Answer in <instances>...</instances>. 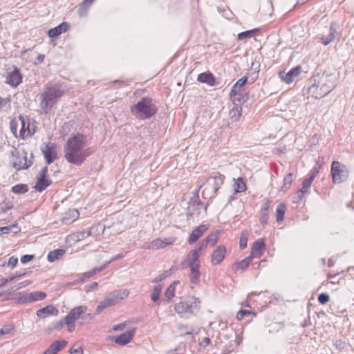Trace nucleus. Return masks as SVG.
Wrapping results in <instances>:
<instances>
[{
	"mask_svg": "<svg viewBox=\"0 0 354 354\" xmlns=\"http://www.w3.org/2000/svg\"><path fill=\"white\" fill-rule=\"evenodd\" d=\"M86 137L77 133L70 137L64 147V158L68 163L81 165L88 156L91 154L87 146Z\"/></svg>",
	"mask_w": 354,
	"mask_h": 354,
	"instance_id": "1",
	"label": "nucleus"
},
{
	"mask_svg": "<svg viewBox=\"0 0 354 354\" xmlns=\"http://www.w3.org/2000/svg\"><path fill=\"white\" fill-rule=\"evenodd\" d=\"M68 89L67 84L63 82L46 84L39 97V106L43 111L46 113H48Z\"/></svg>",
	"mask_w": 354,
	"mask_h": 354,
	"instance_id": "2",
	"label": "nucleus"
},
{
	"mask_svg": "<svg viewBox=\"0 0 354 354\" xmlns=\"http://www.w3.org/2000/svg\"><path fill=\"white\" fill-rule=\"evenodd\" d=\"M130 111L137 119L143 120L155 115L158 111V107L153 99L150 97H145L131 106Z\"/></svg>",
	"mask_w": 354,
	"mask_h": 354,
	"instance_id": "3",
	"label": "nucleus"
},
{
	"mask_svg": "<svg viewBox=\"0 0 354 354\" xmlns=\"http://www.w3.org/2000/svg\"><path fill=\"white\" fill-rule=\"evenodd\" d=\"M315 81L320 86L321 92H318L317 99H320L327 95L336 86L335 77L332 75L317 74L313 76Z\"/></svg>",
	"mask_w": 354,
	"mask_h": 354,
	"instance_id": "4",
	"label": "nucleus"
},
{
	"mask_svg": "<svg viewBox=\"0 0 354 354\" xmlns=\"http://www.w3.org/2000/svg\"><path fill=\"white\" fill-rule=\"evenodd\" d=\"M331 176L334 183H341L348 177L347 167L339 161H333L331 165Z\"/></svg>",
	"mask_w": 354,
	"mask_h": 354,
	"instance_id": "5",
	"label": "nucleus"
},
{
	"mask_svg": "<svg viewBox=\"0 0 354 354\" xmlns=\"http://www.w3.org/2000/svg\"><path fill=\"white\" fill-rule=\"evenodd\" d=\"M225 178V177L223 174L217 173L214 176H209L206 180L205 183H209L210 181H212L213 192H212V194H211V196H209L206 205L204 207L205 212H207L208 205H209V203H211L213 201V199L217 195L219 189L223 185Z\"/></svg>",
	"mask_w": 354,
	"mask_h": 354,
	"instance_id": "6",
	"label": "nucleus"
},
{
	"mask_svg": "<svg viewBox=\"0 0 354 354\" xmlns=\"http://www.w3.org/2000/svg\"><path fill=\"white\" fill-rule=\"evenodd\" d=\"M21 122V129L19 131L20 137L23 139L32 136L35 131L37 127L35 124V121H30V118L22 115L19 116Z\"/></svg>",
	"mask_w": 354,
	"mask_h": 354,
	"instance_id": "7",
	"label": "nucleus"
},
{
	"mask_svg": "<svg viewBox=\"0 0 354 354\" xmlns=\"http://www.w3.org/2000/svg\"><path fill=\"white\" fill-rule=\"evenodd\" d=\"M48 167H44L37 176V182L35 185V189L39 192L45 190L51 183L52 180L48 176Z\"/></svg>",
	"mask_w": 354,
	"mask_h": 354,
	"instance_id": "8",
	"label": "nucleus"
},
{
	"mask_svg": "<svg viewBox=\"0 0 354 354\" xmlns=\"http://www.w3.org/2000/svg\"><path fill=\"white\" fill-rule=\"evenodd\" d=\"M41 152L44 156L47 165H50L57 159V147L55 143L49 142L41 147Z\"/></svg>",
	"mask_w": 354,
	"mask_h": 354,
	"instance_id": "9",
	"label": "nucleus"
},
{
	"mask_svg": "<svg viewBox=\"0 0 354 354\" xmlns=\"http://www.w3.org/2000/svg\"><path fill=\"white\" fill-rule=\"evenodd\" d=\"M87 307L85 306H80L73 308L71 311L64 317V323L68 326H75V321L77 319L81 320V316L86 310Z\"/></svg>",
	"mask_w": 354,
	"mask_h": 354,
	"instance_id": "10",
	"label": "nucleus"
},
{
	"mask_svg": "<svg viewBox=\"0 0 354 354\" xmlns=\"http://www.w3.org/2000/svg\"><path fill=\"white\" fill-rule=\"evenodd\" d=\"M33 164V154H30V159L28 160L27 152L23 151L20 156H16L12 162V167L17 170L26 169Z\"/></svg>",
	"mask_w": 354,
	"mask_h": 354,
	"instance_id": "11",
	"label": "nucleus"
},
{
	"mask_svg": "<svg viewBox=\"0 0 354 354\" xmlns=\"http://www.w3.org/2000/svg\"><path fill=\"white\" fill-rule=\"evenodd\" d=\"M22 80L23 75L20 70L17 66H15L11 72L8 73L5 83L13 88H16L22 82Z\"/></svg>",
	"mask_w": 354,
	"mask_h": 354,
	"instance_id": "12",
	"label": "nucleus"
},
{
	"mask_svg": "<svg viewBox=\"0 0 354 354\" xmlns=\"http://www.w3.org/2000/svg\"><path fill=\"white\" fill-rule=\"evenodd\" d=\"M301 72V66H297L295 68L290 69L288 73H279V76L283 82L287 84H290L294 81L295 77L299 75Z\"/></svg>",
	"mask_w": 354,
	"mask_h": 354,
	"instance_id": "13",
	"label": "nucleus"
},
{
	"mask_svg": "<svg viewBox=\"0 0 354 354\" xmlns=\"http://www.w3.org/2000/svg\"><path fill=\"white\" fill-rule=\"evenodd\" d=\"M175 310L181 317L187 318L192 314V306L187 301H181L175 306Z\"/></svg>",
	"mask_w": 354,
	"mask_h": 354,
	"instance_id": "14",
	"label": "nucleus"
},
{
	"mask_svg": "<svg viewBox=\"0 0 354 354\" xmlns=\"http://www.w3.org/2000/svg\"><path fill=\"white\" fill-rule=\"evenodd\" d=\"M225 254L226 248L225 245H218L212 254L211 263L212 265L216 266L220 264L224 259Z\"/></svg>",
	"mask_w": 354,
	"mask_h": 354,
	"instance_id": "15",
	"label": "nucleus"
},
{
	"mask_svg": "<svg viewBox=\"0 0 354 354\" xmlns=\"http://www.w3.org/2000/svg\"><path fill=\"white\" fill-rule=\"evenodd\" d=\"M135 334V329L129 330L118 336L113 337V340L119 345H126L133 339Z\"/></svg>",
	"mask_w": 354,
	"mask_h": 354,
	"instance_id": "16",
	"label": "nucleus"
},
{
	"mask_svg": "<svg viewBox=\"0 0 354 354\" xmlns=\"http://www.w3.org/2000/svg\"><path fill=\"white\" fill-rule=\"evenodd\" d=\"M207 230L208 226L204 224L200 225L196 227L190 234L188 239V243L189 244H194L196 243Z\"/></svg>",
	"mask_w": 354,
	"mask_h": 354,
	"instance_id": "17",
	"label": "nucleus"
},
{
	"mask_svg": "<svg viewBox=\"0 0 354 354\" xmlns=\"http://www.w3.org/2000/svg\"><path fill=\"white\" fill-rule=\"evenodd\" d=\"M68 342L66 340H57L54 342L44 353V354H57L66 346Z\"/></svg>",
	"mask_w": 354,
	"mask_h": 354,
	"instance_id": "18",
	"label": "nucleus"
},
{
	"mask_svg": "<svg viewBox=\"0 0 354 354\" xmlns=\"http://www.w3.org/2000/svg\"><path fill=\"white\" fill-rule=\"evenodd\" d=\"M248 77L244 76L239 79L232 87L230 92V97L232 99L233 97L239 94L240 91H243V87L248 82Z\"/></svg>",
	"mask_w": 354,
	"mask_h": 354,
	"instance_id": "19",
	"label": "nucleus"
},
{
	"mask_svg": "<svg viewBox=\"0 0 354 354\" xmlns=\"http://www.w3.org/2000/svg\"><path fill=\"white\" fill-rule=\"evenodd\" d=\"M270 203L271 201L269 199H266L262 204L260 211L259 222L263 225L268 223Z\"/></svg>",
	"mask_w": 354,
	"mask_h": 354,
	"instance_id": "20",
	"label": "nucleus"
},
{
	"mask_svg": "<svg viewBox=\"0 0 354 354\" xmlns=\"http://www.w3.org/2000/svg\"><path fill=\"white\" fill-rule=\"evenodd\" d=\"M70 28L68 23L62 22L57 26L48 30V35L49 37H56L63 32H66Z\"/></svg>",
	"mask_w": 354,
	"mask_h": 354,
	"instance_id": "21",
	"label": "nucleus"
},
{
	"mask_svg": "<svg viewBox=\"0 0 354 354\" xmlns=\"http://www.w3.org/2000/svg\"><path fill=\"white\" fill-rule=\"evenodd\" d=\"M115 298L113 299L109 294L103 301H100L95 309V313H101L106 308L115 305Z\"/></svg>",
	"mask_w": 354,
	"mask_h": 354,
	"instance_id": "22",
	"label": "nucleus"
},
{
	"mask_svg": "<svg viewBox=\"0 0 354 354\" xmlns=\"http://www.w3.org/2000/svg\"><path fill=\"white\" fill-rule=\"evenodd\" d=\"M58 310L53 305H48L37 311V315L41 318H45L48 315H57Z\"/></svg>",
	"mask_w": 354,
	"mask_h": 354,
	"instance_id": "23",
	"label": "nucleus"
},
{
	"mask_svg": "<svg viewBox=\"0 0 354 354\" xmlns=\"http://www.w3.org/2000/svg\"><path fill=\"white\" fill-rule=\"evenodd\" d=\"M337 25L335 23L333 22L330 25V29H329V33L327 36L323 37L322 38V43L324 46L328 45L330 42H332L337 35Z\"/></svg>",
	"mask_w": 354,
	"mask_h": 354,
	"instance_id": "24",
	"label": "nucleus"
},
{
	"mask_svg": "<svg viewBox=\"0 0 354 354\" xmlns=\"http://www.w3.org/2000/svg\"><path fill=\"white\" fill-rule=\"evenodd\" d=\"M200 254H197L196 250H192L186 256V259L189 262V268H200L199 263Z\"/></svg>",
	"mask_w": 354,
	"mask_h": 354,
	"instance_id": "25",
	"label": "nucleus"
},
{
	"mask_svg": "<svg viewBox=\"0 0 354 354\" xmlns=\"http://www.w3.org/2000/svg\"><path fill=\"white\" fill-rule=\"evenodd\" d=\"M197 80L202 83H206L209 86H214L216 84V78L210 72H205L198 75Z\"/></svg>",
	"mask_w": 354,
	"mask_h": 354,
	"instance_id": "26",
	"label": "nucleus"
},
{
	"mask_svg": "<svg viewBox=\"0 0 354 354\" xmlns=\"http://www.w3.org/2000/svg\"><path fill=\"white\" fill-rule=\"evenodd\" d=\"M265 245V243L262 239H259L254 241L252 247L250 256L252 257V258L260 257L261 255V251Z\"/></svg>",
	"mask_w": 354,
	"mask_h": 354,
	"instance_id": "27",
	"label": "nucleus"
},
{
	"mask_svg": "<svg viewBox=\"0 0 354 354\" xmlns=\"http://www.w3.org/2000/svg\"><path fill=\"white\" fill-rule=\"evenodd\" d=\"M200 268H190L189 280L191 283V288H194L200 281L201 272Z\"/></svg>",
	"mask_w": 354,
	"mask_h": 354,
	"instance_id": "28",
	"label": "nucleus"
},
{
	"mask_svg": "<svg viewBox=\"0 0 354 354\" xmlns=\"http://www.w3.org/2000/svg\"><path fill=\"white\" fill-rule=\"evenodd\" d=\"M203 185H204V183H203L201 185L199 186L198 189L196 190V196L192 197L191 199L189 207H188V214L190 216H192L194 214V213L191 212L192 208L198 207L203 204V202L200 201L199 196H198V192Z\"/></svg>",
	"mask_w": 354,
	"mask_h": 354,
	"instance_id": "29",
	"label": "nucleus"
},
{
	"mask_svg": "<svg viewBox=\"0 0 354 354\" xmlns=\"http://www.w3.org/2000/svg\"><path fill=\"white\" fill-rule=\"evenodd\" d=\"M249 99V94L248 93H243L240 91L239 94L230 99L234 105L241 106L245 103Z\"/></svg>",
	"mask_w": 354,
	"mask_h": 354,
	"instance_id": "30",
	"label": "nucleus"
},
{
	"mask_svg": "<svg viewBox=\"0 0 354 354\" xmlns=\"http://www.w3.org/2000/svg\"><path fill=\"white\" fill-rule=\"evenodd\" d=\"M65 254V250L63 249H56L50 251L47 256V259L49 262H54L59 259Z\"/></svg>",
	"mask_w": 354,
	"mask_h": 354,
	"instance_id": "31",
	"label": "nucleus"
},
{
	"mask_svg": "<svg viewBox=\"0 0 354 354\" xmlns=\"http://www.w3.org/2000/svg\"><path fill=\"white\" fill-rule=\"evenodd\" d=\"M313 182V180H312L308 177L303 180L302 187L298 192V200L296 202H297L298 201L301 199L304 194H305L308 192V190L310 188V187L311 186Z\"/></svg>",
	"mask_w": 354,
	"mask_h": 354,
	"instance_id": "32",
	"label": "nucleus"
},
{
	"mask_svg": "<svg viewBox=\"0 0 354 354\" xmlns=\"http://www.w3.org/2000/svg\"><path fill=\"white\" fill-rule=\"evenodd\" d=\"M252 257L248 256L242 261L235 263V271H237L238 270H245L252 262Z\"/></svg>",
	"mask_w": 354,
	"mask_h": 354,
	"instance_id": "33",
	"label": "nucleus"
},
{
	"mask_svg": "<svg viewBox=\"0 0 354 354\" xmlns=\"http://www.w3.org/2000/svg\"><path fill=\"white\" fill-rule=\"evenodd\" d=\"M242 115V106L234 105L230 111V117L233 121L239 120Z\"/></svg>",
	"mask_w": 354,
	"mask_h": 354,
	"instance_id": "34",
	"label": "nucleus"
},
{
	"mask_svg": "<svg viewBox=\"0 0 354 354\" xmlns=\"http://www.w3.org/2000/svg\"><path fill=\"white\" fill-rule=\"evenodd\" d=\"M317 82L315 81L314 77H313L310 80V86L308 87L309 93L312 94L315 98L317 99V92H321L320 91V86L317 84Z\"/></svg>",
	"mask_w": 354,
	"mask_h": 354,
	"instance_id": "35",
	"label": "nucleus"
},
{
	"mask_svg": "<svg viewBox=\"0 0 354 354\" xmlns=\"http://www.w3.org/2000/svg\"><path fill=\"white\" fill-rule=\"evenodd\" d=\"M286 207L283 203H281L278 205L276 209V220L277 222H281L284 218Z\"/></svg>",
	"mask_w": 354,
	"mask_h": 354,
	"instance_id": "36",
	"label": "nucleus"
},
{
	"mask_svg": "<svg viewBox=\"0 0 354 354\" xmlns=\"http://www.w3.org/2000/svg\"><path fill=\"white\" fill-rule=\"evenodd\" d=\"M234 189L236 193H241L246 190V185L242 178L236 180L234 185Z\"/></svg>",
	"mask_w": 354,
	"mask_h": 354,
	"instance_id": "37",
	"label": "nucleus"
},
{
	"mask_svg": "<svg viewBox=\"0 0 354 354\" xmlns=\"http://www.w3.org/2000/svg\"><path fill=\"white\" fill-rule=\"evenodd\" d=\"M28 295L30 298V303L36 301L43 300L46 297V294L41 291L32 292L30 293H28Z\"/></svg>",
	"mask_w": 354,
	"mask_h": 354,
	"instance_id": "38",
	"label": "nucleus"
},
{
	"mask_svg": "<svg viewBox=\"0 0 354 354\" xmlns=\"http://www.w3.org/2000/svg\"><path fill=\"white\" fill-rule=\"evenodd\" d=\"M259 32V28H254L250 30L244 31V32H240L238 35L237 39L239 40H243L245 39L251 38L255 35V33Z\"/></svg>",
	"mask_w": 354,
	"mask_h": 354,
	"instance_id": "39",
	"label": "nucleus"
},
{
	"mask_svg": "<svg viewBox=\"0 0 354 354\" xmlns=\"http://www.w3.org/2000/svg\"><path fill=\"white\" fill-rule=\"evenodd\" d=\"M11 191L16 194H25L28 191V186L26 184H17L12 187Z\"/></svg>",
	"mask_w": 354,
	"mask_h": 354,
	"instance_id": "40",
	"label": "nucleus"
},
{
	"mask_svg": "<svg viewBox=\"0 0 354 354\" xmlns=\"http://www.w3.org/2000/svg\"><path fill=\"white\" fill-rule=\"evenodd\" d=\"M20 231L19 227H18L17 224H13L10 226H5L0 227V236L3 234H9L11 232H14L15 233H17Z\"/></svg>",
	"mask_w": 354,
	"mask_h": 354,
	"instance_id": "41",
	"label": "nucleus"
},
{
	"mask_svg": "<svg viewBox=\"0 0 354 354\" xmlns=\"http://www.w3.org/2000/svg\"><path fill=\"white\" fill-rule=\"evenodd\" d=\"M113 299L115 298V303L118 304L120 300H122L128 297L129 292L124 291H115L110 294Z\"/></svg>",
	"mask_w": 354,
	"mask_h": 354,
	"instance_id": "42",
	"label": "nucleus"
},
{
	"mask_svg": "<svg viewBox=\"0 0 354 354\" xmlns=\"http://www.w3.org/2000/svg\"><path fill=\"white\" fill-rule=\"evenodd\" d=\"M218 232H214L209 234L205 239H203L207 245L214 246L218 241Z\"/></svg>",
	"mask_w": 354,
	"mask_h": 354,
	"instance_id": "43",
	"label": "nucleus"
},
{
	"mask_svg": "<svg viewBox=\"0 0 354 354\" xmlns=\"http://www.w3.org/2000/svg\"><path fill=\"white\" fill-rule=\"evenodd\" d=\"M161 290L162 288L160 286H156L153 288L151 295V299L153 301H157L159 299Z\"/></svg>",
	"mask_w": 354,
	"mask_h": 354,
	"instance_id": "44",
	"label": "nucleus"
},
{
	"mask_svg": "<svg viewBox=\"0 0 354 354\" xmlns=\"http://www.w3.org/2000/svg\"><path fill=\"white\" fill-rule=\"evenodd\" d=\"M248 243V233L243 232L241 234L240 241H239V248L241 250L245 249L247 247Z\"/></svg>",
	"mask_w": 354,
	"mask_h": 354,
	"instance_id": "45",
	"label": "nucleus"
},
{
	"mask_svg": "<svg viewBox=\"0 0 354 354\" xmlns=\"http://www.w3.org/2000/svg\"><path fill=\"white\" fill-rule=\"evenodd\" d=\"M172 241H169V239H167V241H164L160 239H157L153 241V246L156 247L157 248H164L165 246L170 245Z\"/></svg>",
	"mask_w": 354,
	"mask_h": 354,
	"instance_id": "46",
	"label": "nucleus"
},
{
	"mask_svg": "<svg viewBox=\"0 0 354 354\" xmlns=\"http://www.w3.org/2000/svg\"><path fill=\"white\" fill-rule=\"evenodd\" d=\"M175 295V288L173 286H169L165 292V297L169 301L171 300Z\"/></svg>",
	"mask_w": 354,
	"mask_h": 354,
	"instance_id": "47",
	"label": "nucleus"
},
{
	"mask_svg": "<svg viewBox=\"0 0 354 354\" xmlns=\"http://www.w3.org/2000/svg\"><path fill=\"white\" fill-rule=\"evenodd\" d=\"M94 319V316L91 313L82 314L81 316V321L79 322L80 325H83L88 322Z\"/></svg>",
	"mask_w": 354,
	"mask_h": 354,
	"instance_id": "48",
	"label": "nucleus"
},
{
	"mask_svg": "<svg viewBox=\"0 0 354 354\" xmlns=\"http://www.w3.org/2000/svg\"><path fill=\"white\" fill-rule=\"evenodd\" d=\"M91 235V232L90 230L79 232H77L76 234H75L77 241L84 239V238L88 237Z\"/></svg>",
	"mask_w": 354,
	"mask_h": 354,
	"instance_id": "49",
	"label": "nucleus"
},
{
	"mask_svg": "<svg viewBox=\"0 0 354 354\" xmlns=\"http://www.w3.org/2000/svg\"><path fill=\"white\" fill-rule=\"evenodd\" d=\"M70 354H84L83 348L81 346L73 345L68 351Z\"/></svg>",
	"mask_w": 354,
	"mask_h": 354,
	"instance_id": "50",
	"label": "nucleus"
},
{
	"mask_svg": "<svg viewBox=\"0 0 354 354\" xmlns=\"http://www.w3.org/2000/svg\"><path fill=\"white\" fill-rule=\"evenodd\" d=\"M171 269L169 270L165 271L164 273L159 274L157 276L153 281V283H158L164 280L166 277H167L169 275V272Z\"/></svg>",
	"mask_w": 354,
	"mask_h": 354,
	"instance_id": "51",
	"label": "nucleus"
},
{
	"mask_svg": "<svg viewBox=\"0 0 354 354\" xmlns=\"http://www.w3.org/2000/svg\"><path fill=\"white\" fill-rule=\"evenodd\" d=\"M207 245H208L207 244V243L204 240H203L201 242H199L196 248L193 250H196L197 254H200L201 252L204 251L207 248Z\"/></svg>",
	"mask_w": 354,
	"mask_h": 354,
	"instance_id": "52",
	"label": "nucleus"
},
{
	"mask_svg": "<svg viewBox=\"0 0 354 354\" xmlns=\"http://www.w3.org/2000/svg\"><path fill=\"white\" fill-rule=\"evenodd\" d=\"M26 274V272H19V271H17L15 272V273H12L11 274H10L7 279L9 281H13L14 279H15L16 278H18V277H23V276H25Z\"/></svg>",
	"mask_w": 354,
	"mask_h": 354,
	"instance_id": "53",
	"label": "nucleus"
},
{
	"mask_svg": "<svg viewBox=\"0 0 354 354\" xmlns=\"http://www.w3.org/2000/svg\"><path fill=\"white\" fill-rule=\"evenodd\" d=\"M330 299V297L327 293H321L318 296V301L321 304H326Z\"/></svg>",
	"mask_w": 354,
	"mask_h": 354,
	"instance_id": "54",
	"label": "nucleus"
},
{
	"mask_svg": "<svg viewBox=\"0 0 354 354\" xmlns=\"http://www.w3.org/2000/svg\"><path fill=\"white\" fill-rule=\"evenodd\" d=\"M319 172V167H314L309 171L307 177L314 180L315 178L316 177V176L318 174Z\"/></svg>",
	"mask_w": 354,
	"mask_h": 354,
	"instance_id": "55",
	"label": "nucleus"
},
{
	"mask_svg": "<svg viewBox=\"0 0 354 354\" xmlns=\"http://www.w3.org/2000/svg\"><path fill=\"white\" fill-rule=\"evenodd\" d=\"M17 301L19 304H26V303H30V298L29 295L28 294H24L21 295L18 298Z\"/></svg>",
	"mask_w": 354,
	"mask_h": 354,
	"instance_id": "56",
	"label": "nucleus"
},
{
	"mask_svg": "<svg viewBox=\"0 0 354 354\" xmlns=\"http://www.w3.org/2000/svg\"><path fill=\"white\" fill-rule=\"evenodd\" d=\"M102 269H103V268H102V267L101 268H95L91 271L84 272V275H86V277L87 278H91L96 273L101 272L102 270Z\"/></svg>",
	"mask_w": 354,
	"mask_h": 354,
	"instance_id": "57",
	"label": "nucleus"
},
{
	"mask_svg": "<svg viewBox=\"0 0 354 354\" xmlns=\"http://www.w3.org/2000/svg\"><path fill=\"white\" fill-rule=\"evenodd\" d=\"M17 263L18 259L15 256H12L8 259V266H10V268L13 269L17 266Z\"/></svg>",
	"mask_w": 354,
	"mask_h": 354,
	"instance_id": "58",
	"label": "nucleus"
},
{
	"mask_svg": "<svg viewBox=\"0 0 354 354\" xmlns=\"http://www.w3.org/2000/svg\"><path fill=\"white\" fill-rule=\"evenodd\" d=\"M35 258L34 254H25L21 257V262L22 263H26L32 261Z\"/></svg>",
	"mask_w": 354,
	"mask_h": 354,
	"instance_id": "59",
	"label": "nucleus"
},
{
	"mask_svg": "<svg viewBox=\"0 0 354 354\" xmlns=\"http://www.w3.org/2000/svg\"><path fill=\"white\" fill-rule=\"evenodd\" d=\"M13 329H14L13 326H4L2 328L0 329V335L8 334Z\"/></svg>",
	"mask_w": 354,
	"mask_h": 354,
	"instance_id": "60",
	"label": "nucleus"
},
{
	"mask_svg": "<svg viewBox=\"0 0 354 354\" xmlns=\"http://www.w3.org/2000/svg\"><path fill=\"white\" fill-rule=\"evenodd\" d=\"M292 182V175L291 173L288 174L283 179V187L286 185H290Z\"/></svg>",
	"mask_w": 354,
	"mask_h": 354,
	"instance_id": "61",
	"label": "nucleus"
},
{
	"mask_svg": "<svg viewBox=\"0 0 354 354\" xmlns=\"http://www.w3.org/2000/svg\"><path fill=\"white\" fill-rule=\"evenodd\" d=\"M250 313V311L249 310H241L240 311H239L236 314V319L238 320H241L245 315L246 314H249Z\"/></svg>",
	"mask_w": 354,
	"mask_h": 354,
	"instance_id": "62",
	"label": "nucleus"
},
{
	"mask_svg": "<svg viewBox=\"0 0 354 354\" xmlns=\"http://www.w3.org/2000/svg\"><path fill=\"white\" fill-rule=\"evenodd\" d=\"M97 282H93L87 286H85V290L86 292H91L93 290H95L97 286Z\"/></svg>",
	"mask_w": 354,
	"mask_h": 354,
	"instance_id": "63",
	"label": "nucleus"
},
{
	"mask_svg": "<svg viewBox=\"0 0 354 354\" xmlns=\"http://www.w3.org/2000/svg\"><path fill=\"white\" fill-rule=\"evenodd\" d=\"M64 324H65V323H64V317L62 319L59 320L58 322H57L55 324L53 328L57 329V330L61 329Z\"/></svg>",
	"mask_w": 354,
	"mask_h": 354,
	"instance_id": "64",
	"label": "nucleus"
}]
</instances>
